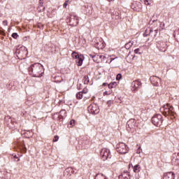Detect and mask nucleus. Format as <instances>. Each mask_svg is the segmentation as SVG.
Here are the masks:
<instances>
[{"label": "nucleus", "instance_id": "26", "mask_svg": "<svg viewBox=\"0 0 179 179\" xmlns=\"http://www.w3.org/2000/svg\"><path fill=\"white\" fill-rule=\"evenodd\" d=\"M157 29H155V30H150V36H153L154 34V37H156V35L157 34Z\"/></svg>", "mask_w": 179, "mask_h": 179}, {"label": "nucleus", "instance_id": "6", "mask_svg": "<svg viewBox=\"0 0 179 179\" xmlns=\"http://www.w3.org/2000/svg\"><path fill=\"white\" fill-rule=\"evenodd\" d=\"M73 58H75L76 62L78 66H82V64H83V60L85 59V57L83 55H78V53L73 52L72 53Z\"/></svg>", "mask_w": 179, "mask_h": 179}, {"label": "nucleus", "instance_id": "39", "mask_svg": "<svg viewBox=\"0 0 179 179\" xmlns=\"http://www.w3.org/2000/svg\"><path fill=\"white\" fill-rule=\"evenodd\" d=\"M114 59H117V57H115L114 59L111 58L110 62L109 63L111 64V62H113V61H114Z\"/></svg>", "mask_w": 179, "mask_h": 179}, {"label": "nucleus", "instance_id": "29", "mask_svg": "<svg viewBox=\"0 0 179 179\" xmlns=\"http://www.w3.org/2000/svg\"><path fill=\"white\" fill-rule=\"evenodd\" d=\"M134 52H135L136 54H139V55L142 54V52H141V49H139V48L136 49V50H134Z\"/></svg>", "mask_w": 179, "mask_h": 179}, {"label": "nucleus", "instance_id": "1", "mask_svg": "<svg viewBox=\"0 0 179 179\" xmlns=\"http://www.w3.org/2000/svg\"><path fill=\"white\" fill-rule=\"evenodd\" d=\"M28 72L34 78H41L44 75V67L40 63H35L28 68Z\"/></svg>", "mask_w": 179, "mask_h": 179}, {"label": "nucleus", "instance_id": "11", "mask_svg": "<svg viewBox=\"0 0 179 179\" xmlns=\"http://www.w3.org/2000/svg\"><path fill=\"white\" fill-rule=\"evenodd\" d=\"M157 48L159 51L166 52L167 51V42L159 41L157 43Z\"/></svg>", "mask_w": 179, "mask_h": 179}, {"label": "nucleus", "instance_id": "3", "mask_svg": "<svg viewBox=\"0 0 179 179\" xmlns=\"http://www.w3.org/2000/svg\"><path fill=\"white\" fill-rule=\"evenodd\" d=\"M151 121L155 127H160L163 122V117L160 114H157L152 117Z\"/></svg>", "mask_w": 179, "mask_h": 179}, {"label": "nucleus", "instance_id": "13", "mask_svg": "<svg viewBox=\"0 0 179 179\" xmlns=\"http://www.w3.org/2000/svg\"><path fill=\"white\" fill-rule=\"evenodd\" d=\"M94 45L96 48H103L104 47V43H103V39L99 38L94 40Z\"/></svg>", "mask_w": 179, "mask_h": 179}, {"label": "nucleus", "instance_id": "18", "mask_svg": "<svg viewBox=\"0 0 179 179\" xmlns=\"http://www.w3.org/2000/svg\"><path fill=\"white\" fill-rule=\"evenodd\" d=\"M39 6L38 7V12H44L45 7L43 6V2H41V0H39Z\"/></svg>", "mask_w": 179, "mask_h": 179}, {"label": "nucleus", "instance_id": "37", "mask_svg": "<svg viewBox=\"0 0 179 179\" xmlns=\"http://www.w3.org/2000/svg\"><path fill=\"white\" fill-rule=\"evenodd\" d=\"M82 93H83V94L84 93V94H86V93H87V89H84V90H83Z\"/></svg>", "mask_w": 179, "mask_h": 179}, {"label": "nucleus", "instance_id": "8", "mask_svg": "<svg viewBox=\"0 0 179 179\" xmlns=\"http://www.w3.org/2000/svg\"><path fill=\"white\" fill-rule=\"evenodd\" d=\"M100 154L103 160H107L108 158L111 159V153L110 152V150L107 148H103Z\"/></svg>", "mask_w": 179, "mask_h": 179}, {"label": "nucleus", "instance_id": "33", "mask_svg": "<svg viewBox=\"0 0 179 179\" xmlns=\"http://www.w3.org/2000/svg\"><path fill=\"white\" fill-rule=\"evenodd\" d=\"M59 139V137L58 136H55L53 138V142H57V141Z\"/></svg>", "mask_w": 179, "mask_h": 179}, {"label": "nucleus", "instance_id": "10", "mask_svg": "<svg viewBox=\"0 0 179 179\" xmlns=\"http://www.w3.org/2000/svg\"><path fill=\"white\" fill-rule=\"evenodd\" d=\"M88 111H90V113H91V114H99V113H100V109L99 108V106L96 105V104H91L89 107H88Z\"/></svg>", "mask_w": 179, "mask_h": 179}, {"label": "nucleus", "instance_id": "35", "mask_svg": "<svg viewBox=\"0 0 179 179\" xmlns=\"http://www.w3.org/2000/svg\"><path fill=\"white\" fill-rule=\"evenodd\" d=\"M68 6V1H66L65 3L63 5V8H66Z\"/></svg>", "mask_w": 179, "mask_h": 179}, {"label": "nucleus", "instance_id": "16", "mask_svg": "<svg viewBox=\"0 0 179 179\" xmlns=\"http://www.w3.org/2000/svg\"><path fill=\"white\" fill-rule=\"evenodd\" d=\"M174 178H175V176H174V173L173 172H168L164 174L163 179H174Z\"/></svg>", "mask_w": 179, "mask_h": 179}, {"label": "nucleus", "instance_id": "31", "mask_svg": "<svg viewBox=\"0 0 179 179\" xmlns=\"http://www.w3.org/2000/svg\"><path fill=\"white\" fill-rule=\"evenodd\" d=\"M12 37L13 38H17V37H19V35H17V33H13L12 34Z\"/></svg>", "mask_w": 179, "mask_h": 179}, {"label": "nucleus", "instance_id": "28", "mask_svg": "<svg viewBox=\"0 0 179 179\" xmlns=\"http://www.w3.org/2000/svg\"><path fill=\"white\" fill-rule=\"evenodd\" d=\"M145 5H150L152 3V0H144Z\"/></svg>", "mask_w": 179, "mask_h": 179}, {"label": "nucleus", "instance_id": "14", "mask_svg": "<svg viewBox=\"0 0 179 179\" xmlns=\"http://www.w3.org/2000/svg\"><path fill=\"white\" fill-rule=\"evenodd\" d=\"M132 9L136 12H139L142 9V3L141 2L136 1L131 6Z\"/></svg>", "mask_w": 179, "mask_h": 179}, {"label": "nucleus", "instance_id": "7", "mask_svg": "<svg viewBox=\"0 0 179 179\" xmlns=\"http://www.w3.org/2000/svg\"><path fill=\"white\" fill-rule=\"evenodd\" d=\"M110 15L112 19H115V20H121L123 18L122 15H121V10L117 8L110 10Z\"/></svg>", "mask_w": 179, "mask_h": 179}, {"label": "nucleus", "instance_id": "41", "mask_svg": "<svg viewBox=\"0 0 179 179\" xmlns=\"http://www.w3.org/2000/svg\"><path fill=\"white\" fill-rule=\"evenodd\" d=\"M22 148H23V149H25V150H26V147H24V145L22 146Z\"/></svg>", "mask_w": 179, "mask_h": 179}, {"label": "nucleus", "instance_id": "32", "mask_svg": "<svg viewBox=\"0 0 179 179\" xmlns=\"http://www.w3.org/2000/svg\"><path fill=\"white\" fill-rule=\"evenodd\" d=\"M121 78H122V75L121 73H119L117 75L116 80H120V79H121Z\"/></svg>", "mask_w": 179, "mask_h": 179}, {"label": "nucleus", "instance_id": "15", "mask_svg": "<svg viewBox=\"0 0 179 179\" xmlns=\"http://www.w3.org/2000/svg\"><path fill=\"white\" fill-rule=\"evenodd\" d=\"M79 24V17L77 16H73L70 18V24L71 26H78Z\"/></svg>", "mask_w": 179, "mask_h": 179}, {"label": "nucleus", "instance_id": "12", "mask_svg": "<svg viewBox=\"0 0 179 179\" xmlns=\"http://www.w3.org/2000/svg\"><path fill=\"white\" fill-rule=\"evenodd\" d=\"M142 86V83L139 80H134L131 83V90L132 92H136L139 87Z\"/></svg>", "mask_w": 179, "mask_h": 179}, {"label": "nucleus", "instance_id": "2", "mask_svg": "<svg viewBox=\"0 0 179 179\" xmlns=\"http://www.w3.org/2000/svg\"><path fill=\"white\" fill-rule=\"evenodd\" d=\"M160 111L165 116L174 115V108H173V106H170V104H169V103L164 105L160 108Z\"/></svg>", "mask_w": 179, "mask_h": 179}, {"label": "nucleus", "instance_id": "38", "mask_svg": "<svg viewBox=\"0 0 179 179\" xmlns=\"http://www.w3.org/2000/svg\"><path fill=\"white\" fill-rule=\"evenodd\" d=\"M85 11L87 12V9L89 8V6H85Z\"/></svg>", "mask_w": 179, "mask_h": 179}, {"label": "nucleus", "instance_id": "23", "mask_svg": "<svg viewBox=\"0 0 179 179\" xmlns=\"http://www.w3.org/2000/svg\"><path fill=\"white\" fill-rule=\"evenodd\" d=\"M134 44L132 43V42H129V43H126L125 44V49L126 50H129V48H131V46L133 45Z\"/></svg>", "mask_w": 179, "mask_h": 179}, {"label": "nucleus", "instance_id": "43", "mask_svg": "<svg viewBox=\"0 0 179 179\" xmlns=\"http://www.w3.org/2000/svg\"><path fill=\"white\" fill-rule=\"evenodd\" d=\"M108 2H111V1H114V0H108Z\"/></svg>", "mask_w": 179, "mask_h": 179}, {"label": "nucleus", "instance_id": "19", "mask_svg": "<svg viewBox=\"0 0 179 179\" xmlns=\"http://www.w3.org/2000/svg\"><path fill=\"white\" fill-rule=\"evenodd\" d=\"M133 171L134 173H139V171H141V166L139 164H136L133 166Z\"/></svg>", "mask_w": 179, "mask_h": 179}, {"label": "nucleus", "instance_id": "40", "mask_svg": "<svg viewBox=\"0 0 179 179\" xmlns=\"http://www.w3.org/2000/svg\"><path fill=\"white\" fill-rule=\"evenodd\" d=\"M176 163L175 164H179V160L176 159Z\"/></svg>", "mask_w": 179, "mask_h": 179}, {"label": "nucleus", "instance_id": "5", "mask_svg": "<svg viewBox=\"0 0 179 179\" xmlns=\"http://www.w3.org/2000/svg\"><path fill=\"white\" fill-rule=\"evenodd\" d=\"M136 127V120L135 119H130L126 125V128L129 132H134Z\"/></svg>", "mask_w": 179, "mask_h": 179}, {"label": "nucleus", "instance_id": "4", "mask_svg": "<svg viewBox=\"0 0 179 179\" xmlns=\"http://www.w3.org/2000/svg\"><path fill=\"white\" fill-rule=\"evenodd\" d=\"M116 150L118 153H120V155H125L128 153V147H127V144L124 143H119L117 145Z\"/></svg>", "mask_w": 179, "mask_h": 179}, {"label": "nucleus", "instance_id": "48", "mask_svg": "<svg viewBox=\"0 0 179 179\" xmlns=\"http://www.w3.org/2000/svg\"><path fill=\"white\" fill-rule=\"evenodd\" d=\"M0 33H1V31H0Z\"/></svg>", "mask_w": 179, "mask_h": 179}, {"label": "nucleus", "instance_id": "24", "mask_svg": "<svg viewBox=\"0 0 179 179\" xmlns=\"http://www.w3.org/2000/svg\"><path fill=\"white\" fill-rule=\"evenodd\" d=\"M150 80H156V83H157L156 86H157L159 82H160V78H158L156 76L155 77H150Z\"/></svg>", "mask_w": 179, "mask_h": 179}, {"label": "nucleus", "instance_id": "44", "mask_svg": "<svg viewBox=\"0 0 179 179\" xmlns=\"http://www.w3.org/2000/svg\"><path fill=\"white\" fill-rule=\"evenodd\" d=\"M14 157H15V159H17V157L16 155H15Z\"/></svg>", "mask_w": 179, "mask_h": 179}, {"label": "nucleus", "instance_id": "46", "mask_svg": "<svg viewBox=\"0 0 179 179\" xmlns=\"http://www.w3.org/2000/svg\"><path fill=\"white\" fill-rule=\"evenodd\" d=\"M66 171H69V169H66Z\"/></svg>", "mask_w": 179, "mask_h": 179}, {"label": "nucleus", "instance_id": "25", "mask_svg": "<svg viewBox=\"0 0 179 179\" xmlns=\"http://www.w3.org/2000/svg\"><path fill=\"white\" fill-rule=\"evenodd\" d=\"M76 97H77V99L78 100H80V99H83V92H79L78 93H77Z\"/></svg>", "mask_w": 179, "mask_h": 179}, {"label": "nucleus", "instance_id": "47", "mask_svg": "<svg viewBox=\"0 0 179 179\" xmlns=\"http://www.w3.org/2000/svg\"><path fill=\"white\" fill-rule=\"evenodd\" d=\"M19 160H20V159H17V162H19Z\"/></svg>", "mask_w": 179, "mask_h": 179}, {"label": "nucleus", "instance_id": "21", "mask_svg": "<svg viewBox=\"0 0 179 179\" xmlns=\"http://www.w3.org/2000/svg\"><path fill=\"white\" fill-rule=\"evenodd\" d=\"M116 87H117V83L115 82H112L108 85V89H114Z\"/></svg>", "mask_w": 179, "mask_h": 179}, {"label": "nucleus", "instance_id": "30", "mask_svg": "<svg viewBox=\"0 0 179 179\" xmlns=\"http://www.w3.org/2000/svg\"><path fill=\"white\" fill-rule=\"evenodd\" d=\"M17 54H18L19 55H23V50H22L21 49L17 50Z\"/></svg>", "mask_w": 179, "mask_h": 179}, {"label": "nucleus", "instance_id": "9", "mask_svg": "<svg viewBox=\"0 0 179 179\" xmlns=\"http://www.w3.org/2000/svg\"><path fill=\"white\" fill-rule=\"evenodd\" d=\"M90 57H91L93 61L94 62H96V64L103 62V61L106 59V56L101 55H90Z\"/></svg>", "mask_w": 179, "mask_h": 179}, {"label": "nucleus", "instance_id": "17", "mask_svg": "<svg viewBox=\"0 0 179 179\" xmlns=\"http://www.w3.org/2000/svg\"><path fill=\"white\" fill-rule=\"evenodd\" d=\"M119 178L129 179L131 178V175L128 172H124L119 176Z\"/></svg>", "mask_w": 179, "mask_h": 179}, {"label": "nucleus", "instance_id": "45", "mask_svg": "<svg viewBox=\"0 0 179 179\" xmlns=\"http://www.w3.org/2000/svg\"><path fill=\"white\" fill-rule=\"evenodd\" d=\"M103 86H106V83H104L103 84Z\"/></svg>", "mask_w": 179, "mask_h": 179}, {"label": "nucleus", "instance_id": "27", "mask_svg": "<svg viewBox=\"0 0 179 179\" xmlns=\"http://www.w3.org/2000/svg\"><path fill=\"white\" fill-rule=\"evenodd\" d=\"M111 93H113V91L112 90H109V91L104 92L103 94L106 95V96H110V94H111Z\"/></svg>", "mask_w": 179, "mask_h": 179}, {"label": "nucleus", "instance_id": "42", "mask_svg": "<svg viewBox=\"0 0 179 179\" xmlns=\"http://www.w3.org/2000/svg\"><path fill=\"white\" fill-rule=\"evenodd\" d=\"M137 153H138V154L141 153V150H138Z\"/></svg>", "mask_w": 179, "mask_h": 179}, {"label": "nucleus", "instance_id": "22", "mask_svg": "<svg viewBox=\"0 0 179 179\" xmlns=\"http://www.w3.org/2000/svg\"><path fill=\"white\" fill-rule=\"evenodd\" d=\"M83 81L85 85H88L89 82H90V80H89V76H85L83 78Z\"/></svg>", "mask_w": 179, "mask_h": 179}, {"label": "nucleus", "instance_id": "34", "mask_svg": "<svg viewBox=\"0 0 179 179\" xmlns=\"http://www.w3.org/2000/svg\"><path fill=\"white\" fill-rule=\"evenodd\" d=\"M70 125H71V127H73V125H75V120H71L70 121Z\"/></svg>", "mask_w": 179, "mask_h": 179}, {"label": "nucleus", "instance_id": "20", "mask_svg": "<svg viewBox=\"0 0 179 179\" xmlns=\"http://www.w3.org/2000/svg\"><path fill=\"white\" fill-rule=\"evenodd\" d=\"M95 179H108L106 176H103V173H98L95 176Z\"/></svg>", "mask_w": 179, "mask_h": 179}, {"label": "nucleus", "instance_id": "36", "mask_svg": "<svg viewBox=\"0 0 179 179\" xmlns=\"http://www.w3.org/2000/svg\"><path fill=\"white\" fill-rule=\"evenodd\" d=\"M3 26H8V20L3 21Z\"/></svg>", "mask_w": 179, "mask_h": 179}]
</instances>
